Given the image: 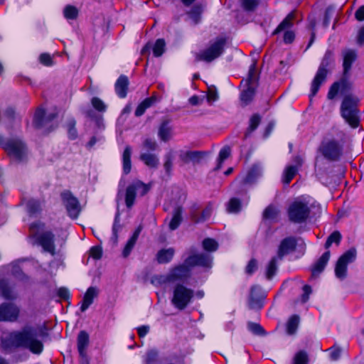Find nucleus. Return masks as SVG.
<instances>
[{
    "instance_id": "nucleus-9",
    "label": "nucleus",
    "mask_w": 364,
    "mask_h": 364,
    "mask_svg": "<svg viewBox=\"0 0 364 364\" xmlns=\"http://www.w3.org/2000/svg\"><path fill=\"white\" fill-rule=\"evenodd\" d=\"M357 258V250L351 247L340 256L335 266L336 277L343 280L348 274V265L355 261Z\"/></svg>"
},
{
    "instance_id": "nucleus-29",
    "label": "nucleus",
    "mask_w": 364,
    "mask_h": 364,
    "mask_svg": "<svg viewBox=\"0 0 364 364\" xmlns=\"http://www.w3.org/2000/svg\"><path fill=\"white\" fill-rule=\"evenodd\" d=\"M128 78L125 76H120L115 84V90L119 97L124 98L127 95L128 89Z\"/></svg>"
},
{
    "instance_id": "nucleus-57",
    "label": "nucleus",
    "mask_w": 364,
    "mask_h": 364,
    "mask_svg": "<svg viewBox=\"0 0 364 364\" xmlns=\"http://www.w3.org/2000/svg\"><path fill=\"white\" fill-rule=\"evenodd\" d=\"M67 126H68V134H69L70 137L73 139H75L77 136V132H76V129H75V121L73 119H70Z\"/></svg>"
},
{
    "instance_id": "nucleus-21",
    "label": "nucleus",
    "mask_w": 364,
    "mask_h": 364,
    "mask_svg": "<svg viewBox=\"0 0 364 364\" xmlns=\"http://www.w3.org/2000/svg\"><path fill=\"white\" fill-rule=\"evenodd\" d=\"M99 290L95 287H90L86 291L82 305L80 306L81 311H85L89 306L93 303L94 299L97 296Z\"/></svg>"
},
{
    "instance_id": "nucleus-64",
    "label": "nucleus",
    "mask_w": 364,
    "mask_h": 364,
    "mask_svg": "<svg viewBox=\"0 0 364 364\" xmlns=\"http://www.w3.org/2000/svg\"><path fill=\"white\" fill-rule=\"evenodd\" d=\"M39 60L42 64L46 65V66H49L53 64V60H52L50 55L47 53L41 54L39 57Z\"/></svg>"
},
{
    "instance_id": "nucleus-41",
    "label": "nucleus",
    "mask_w": 364,
    "mask_h": 364,
    "mask_svg": "<svg viewBox=\"0 0 364 364\" xmlns=\"http://www.w3.org/2000/svg\"><path fill=\"white\" fill-rule=\"evenodd\" d=\"M165 41L164 39H158L153 47V53L155 57H160L165 51Z\"/></svg>"
},
{
    "instance_id": "nucleus-14",
    "label": "nucleus",
    "mask_w": 364,
    "mask_h": 364,
    "mask_svg": "<svg viewBox=\"0 0 364 364\" xmlns=\"http://www.w3.org/2000/svg\"><path fill=\"white\" fill-rule=\"evenodd\" d=\"M4 149L9 155L18 159H21L26 153L25 146L19 139H11L8 141L4 145Z\"/></svg>"
},
{
    "instance_id": "nucleus-45",
    "label": "nucleus",
    "mask_w": 364,
    "mask_h": 364,
    "mask_svg": "<svg viewBox=\"0 0 364 364\" xmlns=\"http://www.w3.org/2000/svg\"><path fill=\"white\" fill-rule=\"evenodd\" d=\"M152 283L154 284H164L169 282H173V279L170 277V273L165 275L156 276L152 279Z\"/></svg>"
},
{
    "instance_id": "nucleus-6",
    "label": "nucleus",
    "mask_w": 364,
    "mask_h": 364,
    "mask_svg": "<svg viewBox=\"0 0 364 364\" xmlns=\"http://www.w3.org/2000/svg\"><path fill=\"white\" fill-rule=\"evenodd\" d=\"M151 183H144L139 180H135L127 186L125 190L124 200L126 206L132 208L135 203L138 194L139 196H145L151 189Z\"/></svg>"
},
{
    "instance_id": "nucleus-37",
    "label": "nucleus",
    "mask_w": 364,
    "mask_h": 364,
    "mask_svg": "<svg viewBox=\"0 0 364 364\" xmlns=\"http://www.w3.org/2000/svg\"><path fill=\"white\" fill-rule=\"evenodd\" d=\"M298 168L295 166H289L284 171L283 182L285 184H289L293 178L296 176Z\"/></svg>"
},
{
    "instance_id": "nucleus-42",
    "label": "nucleus",
    "mask_w": 364,
    "mask_h": 364,
    "mask_svg": "<svg viewBox=\"0 0 364 364\" xmlns=\"http://www.w3.org/2000/svg\"><path fill=\"white\" fill-rule=\"evenodd\" d=\"M261 172L260 167L257 165L253 166L252 168L247 173L246 177H245V182L246 183H252L255 179V178L258 176H259Z\"/></svg>"
},
{
    "instance_id": "nucleus-32",
    "label": "nucleus",
    "mask_w": 364,
    "mask_h": 364,
    "mask_svg": "<svg viewBox=\"0 0 364 364\" xmlns=\"http://www.w3.org/2000/svg\"><path fill=\"white\" fill-rule=\"evenodd\" d=\"M89 343V335L85 331H81L77 336V348L80 355L83 356L85 350Z\"/></svg>"
},
{
    "instance_id": "nucleus-8",
    "label": "nucleus",
    "mask_w": 364,
    "mask_h": 364,
    "mask_svg": "<svg viewBox=\"0 0 364 364\" xmlns=\"http://www.w3.org/2000/svg\"><path fill=\"white\" fill-rule=\"evenodd\" d=\"M225 39L220 38L210 44L205 49L196 54V60L210 63L218 58L224 51Z\"/></svg>"
},
{
    "instance_id": "nucleus-60",
    "label": "nucleus",
    "mask_w": 364,
    "mask_h": 364,
    "mask_svg": "<svg viewBox=\"0 0 364 364\" xmlns=\"http://www.w3.org/2000/svg\"><path fill=\"white\" fill-rule=\"evenodd\" d=\"M157 357L158 351L156 350L151 349L146 353V362L148 363L156 362Z\"/></svg>"
},
{
    "instance_id": "nucleus-44",
    "label": "nucleus",
    "mask_w": 364,
    "mask_h": 364,
    "mask_svg": "<svg viewBox=\"0 0 364 364\" xmlns=\"http://www.w3.org/2000/svg\"><path fill=\"white\" fill-rule=\"evenodd\" d=\"M228 159V148L224 146L220 151L218 158L217 159V164L215 170H220L222 168L223 163Z\"/></svg>"
},
{
    "instance_id": "nucleus-33",
    "label": "nucleus",
    "mask_w": 364,
    "mask_h": 364,
    "mask_svg": "<svg viewBox=\"0 0 364 364\" xmlns=\"http://www.w3.org/2000/svg\"><path fill=\"white\" fill-rule=\"evenodd\" d=\"M175 253L173 248L163 249L157 253V260L159 263L169 262Z\"/></svg>"
},
{
    "instance_id": "nucleus-36",
    "label": "nucleus",
    "mask_w": 364,
    "mask_h": 364,
    "mask_svg": "<svg viewBox=\"0 0 364 364\" xmlns=\"http://www.w3.org/2000/svg\"><path fill=\"white\" fill-rule=\"evenodd\" d=\"M202 11L203 7L200 5H195L191 11L188 13L189 18L191 19L194 25L200 22Z\"/></svg>"
},
{
    "instance_id": "nucleus-24",
    "label": "nucleus",
    "mask_w": 364,
    "mask_h": 364,
    "mask_svg": "<svg viewBox=\"0 0 364 364\" xmlns=\"http://www.w3.org/2000/svg\"><path fill=\"white\" fill-rule=\"evenodd\" d=\"M343 70L347 73L351 68L352 64L357 58L356 52L352 49H346L343 52Z\"/></svg>"
},
{
    "instance_id": "nucleus-7",
    "label": "nucleus",
    "mask_w": 364,
    "mask_h": 364,
    "mask_svg": "<svg viewBox=\"0 0 364 364\" xmlns=\"http://www.w3.org/2000/svg\"><path fill=\"white\" fill-rule=\"evenodd\" d=\"M193 296L192 289L179 284L173 290L171 302L176 309L183 310L191 303Z\"/></svg>"
},
{
    "instance_id": "nucleus-61",
    "label": "nucleus",
    "mask_w": 364,
    "mask_h": 364,
    "mask_svg": "<svg viewBox=\"0 0 364 364\" xmlns=\"http://www.w3.org/2000/svg\"><path fill=\"white\" fill-rule=\"evenodd\" d=\"M257 269V262L255 259H252L247 264L245 271L248 274H253Z\"/></svg>"
},
{
    "instance_id": "nucleus-50",
    "label": "nucleus",
    "mask_w": 364,
    "mask_h": 364,
    "mask_svg": "<svg viewBox=\"0 0 364 364\" xmlns=\"http://www.w3.org/2000/svg\"><path fill=\"white\" fill-rule=\"evenodd\" d=\"M241 209V203L237 198H231L229 200V213H237Z\"/></svg>"
},
{
    "instance_id": "nucleus-59",
    "label": "nucleus",
    "mask_w": 364,
    "mask_h": 364,
    "mask_svg": "<svg viewBox=\"0 0 364 364\" xmlns=\"http://www.w3.org/2000/svg\"><path fill=\"white\" fill-rule=\"evenodd\" d=\"M205 98V94L200 96L193 95L189 98L188 102L193 106H198L203 103Z\"/></svg>"
},
{
    "instance_id": "nucleus-62",
    "label": "nucleus",
    "mask_w": 364,
    "mask_h": 364,
    "mask_svg": "<svg viewBox=\"0 0 364 364\" xmlns=\"http://www.w3.org/2000/svg\"><path fill=\"white\" fill-rule=\"evenodd\" d=\"M102 253V248L98 246L93 247L90 250V256L95 259H98L101 258Z\"/></svg>"
},
{
    "instance_id": "nucleus-22",
    "label": "nucleus",
    "mask_w": 364,
    "mask_h": 364,
    "mask_svg": "<svg viewBox=\"0 0 364 364\" xmlns=\"http://www.w3.org/2000/svg\"><path fill=\"white\" fill-rule=\"evenodd\" d=\"M159 138L164 142H167L172 139L173 127L170 125L168 120H164L158 130Z\"/></svg>"
},
{
    "instance_id": "nucleus-48",
    "label": "nucleus",
    "mask_w": 364,
    "mask_h": 364,
    "mask_svg": "<svg viewBox=\"0 0 364 364\" xmlns=\"http://www.w3.org/2000/svg\"><path fill=\"white\" fill-rule=\"evenodd\" d=\"M247 328L255 335H264L265 332L263 328L257 323L248 322Z\"/></svg>"
},
{
    "instance_id": "nucleus-38",
    "label": "nucleus",
    "mask_w": 364,
    "mask_h": 364,
    "mask_svg": "<svg viewBox=\"0 0 364 364\" xmlns=\"http://www.w3.org/2000/svg\"><path fill=\"white\" fill-rule=\"evenodd\" d=\"M342 236L340 232L338 231H334L328 237L326 243H325V248L328 249L333 243L336 244L338 245L341 242Z\"/></svg>"
},
{
    "instance_id": "nucleus-30",
    "label": "nucleus",
    "mask_w": 364,
    "mask_h": 364,
    "mask_svg": "<svg viewBox=\"0 0 364 364\" xmlns=\"http://www.w3.org/2000/svg\"><path fill=\"white\" fill-rule=\"evenodd\" d=\"M295 18V12H291L287 17L279 23L273 32V34H277L283 31L290 28L293 26V20Z\"/></svg>"
},
{
    "instance_id": "nucleus-16",
    "label": "nucleus",
    "mask_w": 364,
    "mask_h": 364,
    "mask_svg": "<svg viewBox=\"0 0 364 364\" xmlns=\"http://www.w3.org/2000/svg\"><path fill=\"white\" fill-rule=\"evenodd\" d=\"M19 310L13 304H2L0 305V321H13L18 316Z\"/></svg>"
},
{
    "instance_id": "nucleus-13",
    "label": "nucleus",
    "mask_w": 364,
    "mask_h": 364,
    "mask_svg": "<svg viewBox=\"0 0 364 364\" xmlns=\"http://www.w3.org/2000/svg\"><path fill=\"white\" fill-rule=\"evenodd\" d=\"M61 198L69 215L73 218H76L80 212L77 199L68 191L61 193Z\"/></svg>"
},
{
    "instance_id": "nucleus-20",
    "label": "nucleus",
    "mask_w": 364,
    "mask_h": 364,
    "mask_svg": "<svg viewBox=\"0 0 364 364\" xmlns=\"http://www.w3.org/2000/svg\"><path fill=\"white\" fill-rule=\"evenodd\" d=\"M331 253L329 250L325 252L319 259L315 262L311 269V276L313 277H318L324 269L329 261Z\"/></svg>"
},
{
    "instance_id": "nucleus-35",
    "label": "nucleus",
    "mask_w": 364,
    "mask_h": 364,
    "mask_svg": "<svg viewBox=\"0 0 364 364\" xmlns=\"http://www.w3.org/2000/svg\"><path fill=\"white\" fill-rule=\"evenodd\" d=\"M181 214H182V208L181 207H177L176 208H175V210H173V215L172 219L171 220L169 225H168L171 230H176V228H178V227L181 224V223L182 221Z\"/></svg>"
},
{
    "instance_id": "nucleus-40",
    "label": "nucleus",
    "mask_w": 364,
    "mask_h": 364,
    "mask_svg": "<svg viewBox=\"0 0 364 364\" xmlns=\"http://www.w3.org/2000/svg\"><path fill=\"white\" fill-rule=\"evenodd\" d=\"M309 361V355L305 350H299L294 357V364H306Z\"/></svg>"
},
{
    "instance_id": "nucleus-25",
    "label": "nucleus",
    "mask_w": 364,
    "mask_h": 364,
    "mask_svg": "<svg viewBox=\"0 0 364 364\" xmlns=\"http://www.w3.org/2000/svg\"><path fill=\"white\" fill-rule=\"evenodd\" d=\"M210 209L208 208L200 210L199 208L196 207L191 211V219L195 223H202L210 218Z\"/></svg>"
},
{
    "instance_id": "nucleus-46",
    "label": "nucleus",
    "mask_w": 364,
    "mask_h": 364,
    "mask_svg": "<svg viewBox=\"0 0 364 364\" xmlns=\"http://www.w3.org/2000/svg\"><path fill=\"white\" fill-rule=\"evenodd\" d=\"M142 147L147 151H155L158 148V144L154 139L146 138L143 141Z\"/></svg>"
},
{
    "instance_id": "nucleus-56",
    "label": "nucleus",
    "mask_w": 364,
    "mask_h": 364,
    "mask_svg": "<svg viewBox=\"0 0 364 364\" xmlns=\"http://www.w3.org/2000/svg\"><path fill=\"white\" fill-rule=\"evenodd\" d=\"M341 85V82H334L329 91H328V98L330 99V100H332L333 99L336 95L338 94V90L340 89V87Z\"/></svg>"
},
{
    "instance_id": "nucleus-1",
    "label": "nucleus",
    "mask_w": 364,
    "mask_h": 364,
    "mask_svg": "<svg viewBox=\"0 0 364 364\" xmlns=\"http://www.w3.org/2000/svg\"><path fill=\"white\" fill-rule=\"evenodd\" d=\"M2 345L5 348H24L35 354L41 353L43 349V344L38 338L37 331L31 327L10 333L2 341Z\"/></svg>"
},
{
    "instance_id": "nucleus-3",
    "label": "nucleus",
    "mask_w": 364,
    "mask_h": 364,
    "mask_svg": "<svg viewBox=\"0 0 364 364\" xmlns=\"http://www.w3.org/2000/svg\"><path fill=\"white\" fill-rule=\"evenodd\" d=\"M314 203L309 197L296 198L289 206L288 217L294 223H302L310 216Z\"/></svg>"
},
{
    "instance_id": "nucleus-5",
    "label": "nucleus",
    "mask_w": 364,
    "mask_h": 364,
    "mask_svg": "<svg viewBox=\"0 0 364 364\" xmlns=\"http://www.w3.org/2000/svg\"><path fill=\"white\" fill-rule=\"evenodd\" d=\"M258 79L256 64L254 63L250 67L247 78L242 81L244 89L241 93L240 98L245 105H247L252 100L256 88L257 87Z\"/></svg>"
},
{
    "instance_id": "nucleus-19",
    "label": "nucleus",
    "mask_w": 364,
    "mask_h": 364,
    "mask_svg": "<svg viewBox=\"0 0 364 364\" xmlns=\"http://www.w3.org/2000/svg\"><path fill=\"white\" fill-rule=\"evenodd\" d=\"M191 267L189 266V264H186L185 260L183 264L174 267L169 272L170 277L173 282L184 279L189 276Z\"/></svg>"
},
{
    "instance_id": "nucleus-26",
    "label": "nucleus",
    "mask_w": 364,
    "mask_h": 364,
    "mask_svg": "<svg viewBox=\"0 0 364 364\" xmlns=\"http://www.w3.org/2000/svg\"><path fill=\"white\" fill-rule=\"evenodd\" d=\"M139 159L146 166L150 168H157L159 164V159L157 155L151 153H141Z\"/></svg>"
},
{
    "instance_id": "nucleus-17",
    "label": "nucleus",
    "mask_w": 364,
    "mask_h": 364,
    "mask_svg": "<svg viewBox=\"0 0 364 364\" xmlns=\"http://www.w3.org/2000/svg\"><path fill=\"white\" fill-rule=\"evenodd\" d=\"M296 245V240L294 237H289L284 238L280 243V245L278 249L277 256L279 259H282V257L293 252Z\"/></svg>"
},
{
    "instance_id": "nucleus-47",
    "label": "nucleus",
    "mask_w": 364,
    "mask_h": 364,
    "mask_svg": "<svg viewBox=\"0 0 364 364\" xmlns=\"http://www.w3.org/2000/svg\"><path fill=\"white\" fill-rule=\"evenodd\" d=\"M64 16L67 19H75L77 18L78 14L77 9L73 6H67L64 9Z\"/></svg>"
},
{
    "instance_id": "nucleus-23",
    "label": "nucleus",
    "mask_w": 364,
    "mask_h": 364,
    "mask_svg": "<svg viewBox=\"0 0 364 364\" xmlns=\"http://www.w3.org/2000/svg\"><path fill=\"white\" fill-rule=\"evenodd\" d=\"M204 154L203 152L198 151H188L181 154L180 159L185 164H196L200 162Z\"/></svg>"
},
{
    "instance_id": "nucleus-4",
    "label": "nucleus",
    "mask_w": 364,
    "mask_h": 364,
    "mask_svg": "<svg viewBox=\"0 0 364 364\" xmlns=\"http://www.w3.org/2000/svg\"><path fill=\"white\" fill-rule=\"evenodd\" d=\"M333 64V53L331 50H327L325 53L316 75L312 80L311 92L309 95L310 99L316 95L321 85L326 81L327 74L330 72Z\"/></svg>"
},
{
    "instance_id": "nucleus-12",
    "label": "nucleus",
    "mask_w": 364,
    "mask_h": 364,
    "mask_svg": "<svg viewBox=\"0 0 364 364\" xmlns=\"http://www.w3.org/2000/svg\"><path fill=\"white\" fill-rule=\"evenodd\" d=\"M266 298V294L258 285H254L251 287L250 294L248 299V306L251 309H260L263 307L264 301Z\"/></svg>"
},
{
    "instance_id": "nucleus-31",
    "label": "nucleus",
    "mask_w": 364,
    "mask_h": 364,
    "mask_svg": "<svg viewBox=\"0 0 364 364\" xmlns=\"http://www.w3.org/2000/svg\"><path fill=\"white\" fill-rule=\"evenodd\" d=\"M131 155H132V148L130 146H127L125 147L123 154H122L123 172L124 174H128L131 171V168H132Z\"/></svg>"
},
{
    "instance_id": "nucleus-58",
    "label": "nucleus",
    "mask_w": 364,
    "mask_h": 364,
    "mask_svg": "<svg viewBox=\"0 0 364 364\" xmlns=\"http://www.w3.org/2000/svg\"><path fill=\"white\" fill-rule=\"evenodd\" d=\"M120 228H121V226L119 225V214H117L115 219H114L113 228H112V231H113L112 239H113L114 243H116L117 240V232L120 230Z\"/></svg>"
},
{
    "instance_id": "nucleus-27",
    "label": "nucleus",
    "mask_w": 364,
    "mask_h": 364,
    "mask_svg": "<svg viewBox=\"0 0 364 364\" xmlns=\"http://www.w3.org/2000/svg\"><path fill=\"white\" fill-rule=\"evenodd\" d=\"M0 294L6 299H14L16 296L9 282L6 279L0 280Z\"/></svg>"
},
{
    "instance_id": "nucleus-43",
    "label": "nucleus",
    "mask_w": 364,
    "mask_h": 364,
    "mask_svg": "<svg viewBox=\"0 0 364 364\" xmlns=\"http://www.w3.org/2000/svg\"><path fill=\"white\" fill-rule=\"evenodd\" d=\"M202 245L203 249L208 252H214L217 250L218 247V242L215 240L211 238L205 239L203 241Z\"/></svg>"
},
{
    "instance_id": "nucleus-11",
    "label": "nucleus",
    "mask_w": 364,
    "mask_h": 364,
    "mask_svg": "<svg viewBox=\"0 0 364 364\" xmlns=\"http://www.w3.org/2000/svg\"><path fill=\"white\" fill-rule=\"evenodd\" d=\"M320 151L326 159L336 161L342 155V146L336 140L329 139L322 142Z\"/></svg>"
},
{
    "instance_id": "nucleus-34",
    "label": "nucleus",
    "mask_w": 364,
    "mask_h": 364,
    "mask_svg": "<svg viewBox=\"0 0 364 364\" xmlns=\"http://www.w3.org/2000/svg\"><path fill=\"white\" fill-rule=\"evenodd\" d=\"M279 258L277 255L276 257H274L271 259V260L269 262L266 267V271H265V276L266 278L269 280L272 279L273 276L275 275L277 271V264L279 262Z\"/></svg>"
},
{
    "instance_id": "nucleus-39",
    "label": "nucleus",
    "mask_w": 364,
    "mask_h": 364,
    "mask_svg": "<svg viewBox=\"0 0 364 364\" xmlns=\"http://www.w3.org/2000/svg\"><path fill=\"white\" fill-rule=\"evenodd\" d=\"M299 317L298 316H292L288 321L287 324V333L290 335L294 334L299 326Z\"/></svg>"
},
{
    "instance_id": "nucleus-55",
    "label": "nucleus",
    "mask_w": 364,
    "mask_h": 364,
    "mask_svg": "<svg viewBox=\"0 0 364 364\" xmlns=\"http://www.w3.org/2000/svg\"><path fill=\"white\" fill-rule=\"evenodd\" d=\"M28 210L31 214H34L38 212L41 209L39 202L36 200H30L27 204Z\"/></svg>"
},
{
    "instance_id": "nucleus-49",
    "label": "nucleus",
    "mask_w": 364,
    "mask_h": 364,
    "mask_svg": "<svg viewBox=\"0 0 364 364\" xmlns=\"http://www.w3.org/2000/svg\"><path fill=\"white\" fill-rule=\"evenodd\" d=\"M278 215V210L272 205L268 206L264 211L263 216L265 219L273 220Z\"/></svg>"
},
{
    "instance_id": "nucleus-10",
    "label": "nucleus",
    "mask_w": 364,
    "mask_h": 364,
    "mask_svg": "<svg viewBox=\"0 0 364 364\" xmlns=\"http://www.w3.org/2000/svg\"><path fill=\"white\" fill-rule=\"evenodd\" d=\"M56 117L54 112L46 113L42 108H38L34 114L33 125L36 128L43 129L46 132H48L54 129L53 120Z\"/></svg>"
},
{
    "instance_id": "nucleus-54",
    "label": "nucleus",
    "mask_w": 364,
    "mask_h": 364,
    "mask_svg": "<svg viewBox=\"0 0 364 364\" xmlns=\"http://www.w3.org/2000/svg\"><path fill=\"white\" fill-rule=\"evenodd\" d=\"M173 153L168 152L165 155V162L164 164V168L167 173H169L172 168V164H173Z\"/></svg>"
},
{
    "instance_id": "nucleus-2",
    "label": "nucleus",
    "mask_w": 364,
    "mask_h": 364,
    "mask_svg": "<svg viewBox=\"0 0 364 364\" xmlns=\"http://www.w3.org/2000/svg\"><path fill=\"white\" fill-rule=\"evenodd\" d=\"M359 101L356 96L349 94L344 96L341 105L340 112L342 118L353 129L358 127L360 123Z\"/></svg>"
},
{
    "instance_id": "nucleus-63",
    "label": "nucleus",
    "mask_w": 364,
    "mask_h": 364,
    "mask_svg": "<svg viewBox=\"0 0 364 364\" xmlns=\"http://www.w3.org/2000/svg\"><path fill=\"white\" fill-rule=\"evenodd\" d=\"M205 96L209 103H212L218 99L216 91L212 88L208 89V93Z\"/></svg>"
},
{
    "instance_id": "nucleus-51",
    "label": "nucleus",
    "mask_w": 364,
    "mask_h": 364,
    "mask_svg": "<svg viewBox=\"0 0 364 364\" xmlns=\"http://www.w3.org/2000/svg\"><path fill=\"white\" fill-rule=\"evenodd\" d=\"M91 103L93 107L99 112H105L106 110L107 107L105 104L98 97H93L91 100Z\"/></svg>"
},
{
    "instance_id": "nucleus-18",
    "label": "nucleus",
    "mask_w": 364,
    "mask_h": 364,
    "mask_svg": "<svg viewBox=\"0 0 364 364\" xmlns=\"http://www.w3.org/2000/svg\"><path fill=\"white\" fill-rule=\"evenodd\" d=\"M54 235L50 232H45L42 233L39 238V242L43 247V250L52 255L55 254V249L54 245Z\"/></svg>"
},
{
    "instance_id": "nucleus-15",
    "label": "nucleus",
    "mask_w": 364,
    "mask_h": 364,
    "mask_svg": "<svg viewBox=\"0 0 364 364\" xmlns=\"http://www.w3.org/2000/svg\"><path fill=\"white\" fill-rule=\"evenodd\" d=\"M186 264L191 267L201 266L210 268L212 264V257L208 254H195L186 259Z\"/></svg>"
},
{
    "instance_id": "nucleus-52",
    "label": "nucleus",
    "mask_w": 364,
    "mask_h": 364,
    "mask_svg": "<svg viewBox=\"0 0 364 364\" xmlns=\"http://www.w3.org/2000/svg\"><path fill=\"white\" fill-rule=\"evenodd\" d=\"M260 117L258 114H254L250 120V126L247 132L250 133L255 130L260 123Z\"/></svg>"
},
{
    "instance_id": "nucleus-53",
    "label": "nucleus",
    "mask_w": 364,
    "mask_h": 364,
    "mask_svg": "<svg viewBox=\"0 0 364 364\" xmlns=\"http://www.w3.org/2000/svg\"><path fill=\"white\" fill-rule=\"evenodd\" d=\"M259 0H242V6L245 10L252 11L259 4Z\"/></svg>"
},
{
    "instance_id": "nucleus-28",
    "label": "nucleus",
    "mask_w": 364,
    "mask_h": 364,
    "mask_svg": "<svg viewBox=\"0 0 364 364\" xmlns=\"http://www.w3.org/2000/svg\"><path fill=\"white\" fill-rule=\"evenodd\" d=\"M141 230H142V227L141 225H139L136 228V230L134 231L132 237L127 242V244L123 250V252H122V255H123L124 257H127L129 255L131 251L132 250L134 246L136 244V242L139 237V235Z\"/></svg>"
}]
</instances>
